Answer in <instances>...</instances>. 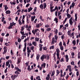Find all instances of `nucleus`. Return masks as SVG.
Here are the masks:
<instances>
[{
  "mask_svg": "<svg viewBox=\"0 0 80 80\" xmlns=\"http://www.w3.org/2000/svg\"><path fill=\"white\" fill-rule=\"evenodd\" d=\"M75 19H74L73 17H72L70 18V19L69 20V23L70 25H72V24L73 22L75 23L74 25H75L77 24V18L78 17L77 16V14H75Z\"/></svg>",
  "mask_w": 80,
  "mask_h": 80,
  "instance_id": "obj_1",
  "label": "nucleus"
},
{
  "mask_svg": "<svg viewBox=\"0 0 80 80\" xmlns=\"http://www.w3.org/2000/svg\"><path fill=\"white\" fill-rule=\"evenodd\" d=\"M58 45L59 47H60V49L62 51L63 50V49H64V47H63V46L62 44V42L60 41L59 43L58 44Z\"/></svg>",
  "mask_w": 80,
  "mask_h": 80,
  "instance_id": "obj_2",
  "label": "nucleus"
},
{
  "mask_svg": "<svg viewBox=\"0 0 80 80\" xmlns=\"http://www.w3.org/2000/svg\"><path fill=\"white\" fill-rule=\"evenodd\" d=\"M57 40L55 39V38H53L52 40L51 45H52L53 44H55V43H57Z\"/></svg>",
  "mask_w": 80,
  "mask_h": 80,
  "instance_id": "obj_3",
  "label": "nucleus"
},
{
  "mask_svg": "<svg viewBox=\"0 0 80 80\" xmlns=\"http://www.w3.org/2000/svg\"><path fill=\"white\" fill-rule=\"evenodd\" d=\"M57 57H60V50L58 48L56 49Z\"/></svg>",
  "mask_w": 80,
  "mask_h": 80,
  "instance_id": "obj_4",
  "label": "nucleus"
},
{
  "mask_svg": "<svg viewBox=\"0 0 80 80\" xmlns=\"http://www.w3.org/2000/svg\"><path fill=\"white\" fill-rule=\"evenodd\" d=\"M38 31V29H36L33 30L32 31V32L33 34V35H35V34L36 33V32H37Z\"/></svg>",
  "mask_w": 80,
  "mask_h": 80,
  "instance_id": "obj_5",
  "label": "nucleus"
},
{
  "mask_svg": "<svg viewBox=\"0 0 80 80\" xmlns=\"http://www.w3.org/2000/svg\"><path fill=\"white\" fill-rule=\"evenodd\" d=\"M67 68L68 69L69 72H72V66L69 65L67 66Z\"/></svg>",
  "mask_w": 80,
  "mask_h": 80,
  "instance_id": "obj_6",
  "label": "nucleus"
},
{
  "mask_svg": "<svg viewBox=\"0 0 80 80\" xmlns=\"http://www.w3.org/2000/svg\"><path fill=\"white\" fill-rule=\"evenodd\" d=\"M75 3L74 2H72V5L70 6V9H72V8H74V7L75 6Z\"/></svg>",
  "mask_w": 80,
  "mask_h": 80,
  "instance_id": "obj_7",
  "label": "nucleus"
},
{
  "mask_svg": "<svg viewBox=\"0 0 80 80\" xmlns=\"http://www.w3.org/2000/svg\"><path fill=\"white\" fill-rule=\"evenodd\" d=\"M24 47L23 49V52H25L26 50V48H27L26 47H27V42H24Z\"/></svg>",
  "mask_w": 80,
  "mask_h": 80,
  "instance_id": "obj_8",
  "label": "nucleus"
},
{
  "mask_svg": "<svg viewBox=\"0 0 80 80\" xmlns=\"http://www.w3.org/2000/svg\"><path fill=\"white\" fill-rule=\"evenodd\" d=\"M40 26H42V24L41 23L38 24L36 25V27L37 28H40Z\"/></svg>",
  "mask_w": 80,
  "mask_h": 80,
  "instance_id": "obj_9",
  "label": "nucleus"
},
{
  "mask_svg": "<svg viewBox=\"0 0 80 80\" xmlns=\"http://www.w3.org/2000/svg\"><path fill=\"white\" fill-rule=\"evenodd\" d=\"M54 21L56 23H58V19L57 18H55L54 19Z\"/></svg>",
  "mask_w": 80,
  "mask_h": 80,
  "instance_id": "obj_10",
  "label": "nucleus"
},
{
  "mask_svg": "<svg viewBox=\"0 0 80 80\" xmlns=\"http://www.w3.org/2000/svg\"><path fill=\"white\" fill-rule=\"evenodd\" d=\"M66 57V62H68V60H69V58H68V56L67 55H66L65 56Z\"/></svg>",
  "mask_w": 80,
  "mask_h": 80,
  "instance_id": "obj_11",
  "label": "nucleus"
},
{
  "mask_svg": "<svg viewBox=\"0 0 80 80\" xmlns=\"http://www.w3.org/2000/svg\"><path fill=\"white\" fill-rule=\"evenodd\" d=\"M44 58L45 59V55H42V57L41 58V59L42 60V61H43V59Z\"/></svg>",
  "mask_w": 80,
  "mask_h": 80,
  "instance_id": "obj_12",
  "label": "nucleus"
},
{
  "mask_svg": "<svg viewBox=\"0 0 80 80\" xmlns=\"http://www.w3.org/2000/svg\"><path fill=\"white\" fill-rule=\"evenodd\" d=\"M27 50L28 53H30L32 52V51L30 49V48L29 47H27Z\"/></svg>",
  "mask_w": 80,
  "mask_h": 80,
  "instance_id": "obj_13",
  "label": "nucleus"
},
{
  "mask_svg": "<svg viewBox=\"0 0 80 80\" xmlns=\"http://www.w3.org/2000/svg\"><path fill=\"white\" fill-rule=\"evenodd\" d=\"M57 59H58V60L57 61V64H58L60 63V57H57Z\"/></svg>",
  "mask_w": 80,
  "mask_h": 80,
  "instance_id": "obj_14",
  "label": "nucleus"
},
{
  "mask_svg": "<svg viewBox=\"0 0 80 80\" xmlns=\"http://www.w3.org/2000/svg\"><path fill=\"white\" fill-rule=\"evenodd\" d=\"M45 59H47V60H49L50 59V57L48 55H45Z\"/></svg>",
  "mask_w": 80,
  "mask_h": 80,
  "instance_id": "obj_15",
  "label": "nucleus"
},
{
  "mask_svg": "<svg viewBox=\"0 0 80 80\" xmlns=\"http://www.w3.org/2000/svg\"><path fill=\"white\" fill-rule=\"evenodd\" d=\"M17 75H14L13 76H11V78H12V80H15V78H16Z\"/></svg>",
  "mask_w": 80,
  "mask_h": 80,
  "instance_id": "obj_16",
  "label": "nucleus"
},
{
  "mask_svg": "<svg viewBox=\"0 0 80 80\" xmlns=\"http://www.w3.org/2000/svg\"><path fill=\"white\" fill-rule=\"evenodd\" d=\"M56 72L57 74H56V77H57V76H58V75L59 74V73H60V71H59L58 70H57Z\"/></svg>",
  "mask_w": 80,
  "mask_h": 80,
  "instance_id": "obj_17",
  "label": "nucleus"
},
{
  "mask_svg": "<svg viewBox=\"0 0 80 80\" xmlns=\"http://www.w3.org/2000/svg\"><path fill=\"white\" fill-rule=\"evenodd\" d=\"M21 62V59L20 58H18V60L17 64H19Z\"/></svg>",
  "mask_w": 80,
  "mask_h": 80,
  "instance_id": "obj_18",
  "label": "nucleus"
},
{
  "mask_svg": "<svg viewBox=\"0 0 80 80\" xmlns=\"http://www.w3.org/2000/svg\"><path fill=\"white\" fill-rule=\"evenodd\" d=\"M46 79L47 80H50V75L48 74L47 77L46 78Z\"/></svg>",
  "mask_w": 80,
  "mask_h": 80,
  "instance_id": "obj_19",
  "label": "nucleus"
},
{
  "mask_svg": "<svg viewBox=\"0 0 80 80\" xmlns=\"http://www.w3.org/2000/svg\"><path fill=\"white\" fill-rule=\"evenodd\" d=\"M68 34L69 36H71V30H68Z\"/></svg>",
  "mask_w": 80,
  "mask_h": 80,
  "instance_id": "obj_20",
  "label": "nucleus"
},
{
  "mask_svg": "<svg viewBox=\"0 0 80 80\" xmlns=\"http://www.w3.org/2000/svg\"><path fill=\"white\" fill-rule=\"evenodd\" d=\"M13 23H14V22H12V23L11 22L10 23V26H11V27H13V25H15L16 24V23H14V24H13Z\"/></svg>",
  "mask_w": 80,
  "mask_h": 80,
  "instance_id": "obj_21",
  "label": "nucleus"
},
{
  "mask_svg": "<svg viewBox=\"0 0 80 80\" xmlns=\"http://www.w3.org/2000/svg\"><path fill=\"white\" fill-rule=\"evenodd\" d=\"M40 55L38 54L37 55L36 58L38 61V60H39V58H40Z\"/></svg>",
  "mask_w": 80,
  "mask_h": 80,
  "instance_id": "obj_22",
  "label": "nucleus"
},
{
  "mask_svg": "<svg viewBox=\"0 0 80 80\" xmlns=\"http://www.w3.org/2000/svg\"><path fill=\"white\" fill-rule=\"evenodd\" d=\"M67 18L68 19L70 18L71 17V15L68 13L67 14Z\"/></svg>",
  "mask_w": 80,
  "mask_h": 80,
  "instance_id": "obj_23",
  "label": "nucleus"
},
{
  "mask_svg": "<svg viewBox=\"0 0 80 80\" xmlns=\"http://www.w3.org/2000/svg\"><path fill=\"white\" fill-rule=\"evenodd\" d=\"M20 20H21V19L19 18V20H18V22H19V25H22V23Z\"/></svg>",
  "mask_w": 80,
  "mask_h": 80,
  "instance_id": "obj_24",
  "label": "nucleus"
},
{
  "mask_svg": "<svg viewBox=\"0 0 80 80\" xmlns=\"http://www.w3.org/2000/svg\"><path fill=\"white\" fill-rule=\"evenodd\" d=\"M35 16H34L33 17H31V21L32 22H33V21L35 19Z\"/></svg>",
  "mask_w": 80,
  "mask_h": 80,
  "instance_id": "obj_25",
  "label": "nucleus"
},
{
  "mask_svg": "<svg viewBox=\"0 0 80 80\" xmlns=\"http://www.w3.org/2000/svg\"><path fill=\"white\" fill-rule=\"evenodd\" d=\"M30 67V66H28V68H27V69H28V71L30 72V71H31V70H32V68H31Z\"/></svg>",
  "mask_w": 80,
  "mask_h": 80,
  "instance_id": "obj_26",
  "label": "nucleus"
},
{
  "mask_svg": "<svg viewBox=\"0 0 80 80\" xmlns=\"http://www.w3.org/2000/svg\"><path fill=\"white\" fill-rule=\"evenodd\" d=\"M15 69L18 71V72H21V69H19V68L17 67H15Z\"/></svg>",
  "mask_w": 80,
  "mask_h": 80,
  "instance_id": "obj_27",
  "label": "nucleus"
},
{
  "mask_svg": "<svg viewBox=\"0 0 80 80\" xmlns=\"http://www.w3.org/2000/svg\"><path fill=\"white\" fill-rule=\"evenodd\" d=\"M72 43H73V45H76V41L75 40H74L72 41Z\"/></svg>",
  "mask_w": 80,
  "mask_h": 80,
  "instance_id": "obj_28",
  "label": "nucleus"
},
{
  "mask_svg": "<svg viewBox=\"0 0 80 80\" xmlns=\"http://www.w3.org/2000/svg\"><path fill=\"white\" fill-rule=\"evenodd\" d=\"M55 71H52V73L51 75V77H53V76L54 75H55Z\"/></svg>",
  "mask_w": 80,
  "mask_h": 80,
  "instance_id": "obj_29",
  "label": "nucleus"
},
{
  "mask_svg": "<svg viewBox=\"0 0 80 80\" xmlns=\"http://www.w3.org/2000/svg\"><path fill=\"white\" fill-rule=\"evenodd\" d=\"M32 9H33V8L32 7H30L28 9V12H30V11L32 10Z\"/></svg>",
  "mask_w": 80,
  "mask_h": 80,
  "instance_id": "obj_30",
  "label": "nucleus"
},
{
  "mask_svg": "<svg viewBox=\"0 0 80 80\" xmlns=\"http://www.w3.org/2000/svg\"><path fill=\"white\" fill-rule=\"evenodd\" d=\"M54 45L51 46V47H50V48H49L50 50H51V49L53 50V49H54Z\"/></svg>",
  "mask_w": 80,
  "mask_h": 80,
  "instance_id": "obj_31",
  "label": "nucleus"
},
{
  "mask_svg": "<svg viewBox=\"0 0 80 80\" xmlns=\"http://www.w3.org/2000/svg\"><path fill=\"white\" fill-rule=\"evenodd\" d=\"M58 36L56 34L54 36V39L56 40H57L58 39Z\"/></svg>",
  "mask_w": 80,
  "mask_h": 80,
  "instance_id": "obj_32",
  "label": "nucleus"
},
{
  "mask_svg": "<svg viewBox=\"0 0 80 80\" xmlns=\"http://www.w3.org/2000/svg\"><path fill=\"white\" fill-rule=\"evenodd\" d=\"M8 8L7 7V5H5L4 6V9H5V11H7V10Z\"/></svg>",
  "mask_w": 80,
  "mask_h": 80,
  "instance_id": "obj_33",
  "label": "nucleus"
},
{
  "mask_svg": "<svg viewBox=\"0 0 80 80\" xmlns=\"http://www.w3.org/2000/svg\"><path fill=\"white\" fill-rule=\"evenodd\" d=\"M51 30V28H48L46 29V31L47 32H50Z\"/></svg>",
  "mask_w": 80,
  "mask_h": 80,
  "instance_id": "obj_34",
  "label": "nucleus"
},
{
  "mask_svg": "<svg viewBox=\"0 0 80 80\" xmlns=\"http://www.w3.org/2000/svg\"><path fill=\"white\" fill-rule=\"evenodd\" d=\"M32 44L34 45V46L37 45V42H32Z\"/></svg>",
  "mask_w": 80,
  "mask_h": 80,
  "instance_id": "obj_35",
  "label": "nucleus"
},
{
  "mask_svg": "<svg viewBox=\"0 0 80 80\" xmlns=\"http://www.w3.org/2000/svg\"><path fill=\"white\" fill-rule=\"evenodd\" d=\"M46 65V63H44L43 64H42L41 65V67H44V68H45V66Z\"/></svg>",
  "mask_w": 80,
  "mask_h": 80,
  "instance_id": "obj_36",
  "label": "nucleus"
},
{
  "mask_svg": "<svg viewBox=\"0 0 80 80\" xmlns=\"http://www.w3.org/2000/svg\"><path fill=\"white\" fill-rule=\"evenodd\" d=\"M6 14H10V11L8 10L6 12Z\"/></svg>",
  "mask_w": 80,
  "mask_h": 80,
  "instance_id": "obj_37",
  "label": "nucleus"
},
{
  "mask_svg": "<svg viewBox=\"0 0 80 80\" xmlns=\"http://www.w3.org/2000/svg\"><path fill=\"white\" fill-rule=\"evenodd\" d=\"M40 39V38H35V41L36 42H38L39 41V40Z\"/></svg>",
  "mask_w": 80,
  "mask_h": 80,
  "instance_id": "obj_38",
  "label": "nucleus"
},
{
  "mask_svg": "<svg viewBox=\"0 0 80 80\" xmlns=\"http://www.w3.org/2000/svg\"><path fill=\"white\" fill-rule=\"evenodd\" d=\"M78 59H80V52H78Z\"/></svg>",
  "mask_w": 80,
  "mask_h": 80,
  "instance_id": "obj_39",
  "label": "nucleus"
},
{
  "mask_svg": "<svg viewBox=\"0 0 80 80\" xmlns=\"http://www.w3.org/2000/svg\"><path fill=\"white\" fill-rule=\"evenodd\" d=\"M53 35V33H51L48 36V37L49 38H50V37H52V35Z\"/></svg>",
  "mask_w": 80,
  "mask_h": 80,
  "instance_id": "obj_40",
  "label": "nucleus"
},
{
  "mask_svg": "<svg viewBox=\"0 0 80 80\" xmlns=\"http://www.w3.org/2000/svg\"><path fill=\"white\" fill-rule=\"evenodd\" d=\"M63 45H64V47H66L67 45L66 44V43L65 42H63Z\"/></svg>",
  "mask_w": 80,
  "mask_h": 80,
  "instance_id": "obj_41",
  "label": "nucleus"
},
{
  "mask_svg": "<svg viewBox=\"0 0 80 80\" xmlns=\"http://www.w3.org/2000/svg\"><path fill=\"white\" fill-rule=\"evenodd\" d=\"M34 46H32L30 47V50H33V49H34Z\"/></svg>",
  "mask_w": 80,
  "mask_h": 80,
  "instance_id": "obj_42",
  "label": "nucleus"
},
{
  "mask_svg": "<svg viewBox=\"0 0 80 80\" xmlns=\"http://www.w3.org/2000/svg\"><path fill=\"white\" fill-rule=\"evenodd\" d=\"M17 70L15 71V74H16L17 75H18V74H20V72H19Z\"/></svg>",
  "mask_w": 80,
  "mask_h": 80,
  "instance_id": "obj_43",
  "label": "nucleus"
},
{
  "mask_svg": "<svg viewBox=\"0 0 80 80\" xmlns=\"http://www.w3.org/2000/svg\"><path fill=\"white\" fill-rule=\"evenodd\" d=\"M44 9H45V8L47 7V4H46V3H44Z\"/></svg>",
  "mask_w": 80,
  "mask_h": 80,
  "instance_id": "obj_44",
  "label": "nucleus"
},
{
  "mask_svg": "<svg viewBox=\"0 0 80 80\" xmlns=\"http://www.w3.org/2000/svg\"><path fill=\"white\" fill-rule=\"evenodd\" d=\"M40 7L41 8H42V9H43V5L42 4H41L40 5Z\"/></svg>",
  "mask_w": 80,
  "mask_h": 80,
  "instance_id": "obj_45",
  "label": "nucleus"
},
{
  "mask_svg": "<svg viewBox=\"0 0 80 80\" xmlns=\"http://www.w3.org/2000/svg\"><path fill=\"white\" fill-rule=\"evenodd\" d=\"M45 27L46 28H48V27H50V25L48 24H46L45 25Z\"/></svg>",
  "mask_w": 80,
  "mask_h": 80,
  "instance_id": "obj_46",
  "label": "nucleus"
},
{
  "mask_svg": "<svg viewBox=\"0 0 80 80\" xmlns=\"http://www.w3.org/2000/svg\"><path fill=\"white\" fill-rule=\"evenodd\" d=\"M20 33H21L22 35H23L24 36L25 35V34H24V31H20Z\"/></svg>",
  "mask_w": 80,
  "mask_h": 80,
  "instance_id": "obj_47",
  "label": "nucleus"
},
{
  "mask_svg": "<svg viewBox=\"0 0 80 80\" xmlns=\"http://www.w3.org/2000/svg\"><path fill=\"white\" fill-rule=\"evenodd\" d=\"M80 33H78V35H77L76 37V38H80Z\"/></svg>",
  "mask_w": 80,
  "mask_h": 80,
  "instance_id": "obj_48",
  "label": "nucleus"
},
{
  "mask_svg": "<svg viewBox=\"0 0 80 80\" xmlns=\"http://www.w3.org/2000/svg\"><path fill=\"white\" fill-rule=\"evenodd\" d=\"M7 52V50H4V52L2 53L3 54H5Z\"/></svg>",
  "mask_w": 80,
  "mask_h": 80,
  "instance_id": "obj_49",
  "label": "nucleus"
},
{
  "mask_svg": "<svg viewBox=\"0 0 80 80\" xmlns=\"http://www.w3.org/2000/svg\"><path fill=\"white\" fill-rule=\"evenodd\" d=\"M61 38L62 40H63V39H64V34L62 35L61 36Z\"/></svg>",
  "mask_w": 80,
  "mask_h": 80,
  "instance_id": "obj_50",
  "label": "nucleus"
},
{
  "mask_svg": "<svg viewBox=\"0 0 80 80\" xmlns=\"http://www.w3.org/2000/svg\"><path fill=\"white\" fill-rule=\"evenodd\" d=\"M63 59V58H61L60 60V62H64V60Z\"/></svg>",
  "mask_w": 80,
  "mask_h": 80,
  "instance_id": "obj_51",
  "label": "nucleus"
},
{
  "mask_svg": "<svg viewBox=\"0 0 80 80\" xmlns=\"http://www.w3.org/2000/svg\"><path fill=\"white\" fill-rule=\"evenodd\" d=\"M74 35V32H72L71 34V36H70L71 37H73Z\"/></svg>",
  "mask_w": 80,
  "mask_h": 80,
  "instance_id": "obj_52",
  "label": "nucleus"
},
{
  "mask_svg": "<svg viewBox=\"0 0 80 80\" xmlns=\"http://www.w3.org/2000/svg\"><path fill=\"white\" fill-rule=\"evenodd\" d=\"M28 45L29 46V47H30V46H32V43L30 42H29L28 43Z\"/></svg>",
  "mask_w": 80,
  "mask_h": 80,
  "instance_id": "obj_53",
  "label": "nucleus"
},
{
  "mask_svg": "<svg viewBox=\"0 0 80 80\" xmlns=\"http://www.w3.org/2000/svg\"><path fill=\"white\" fill-rule=\"evenodd\" d=\"M79 72H78V71L76 72V76H77V77H78V76L79 75Z\"/></svg>",
  "mask_w": 80,
  "mask_h": 80,
  "instance_id": "obj_54",
  "label": "nucleus"
},
{
  "mask_svg": "<svg viewBox=\"0 0 80 80\" xmlns=\"http://www.w3.org/2000/svg\"><path fill=\"white\" fill-rule=\"evenodd\" d=\"M21 22L22 23V24H24L25 23V21H24V20L22 19L21 20Z\"/></svg>",
  "mask_w": 80,
  "mask_h": 80,
  "instance_id": "obj_55",
  "label": "nucleus"
},
{
  "mask_svg": "<svg viewBox=\"0 0 80 80\" xmlns=\"http://www.w3.org/2000/svg\"><path fill=\"white\" fill-rule=\"evenodd\" d=\"M3 50H7V47H4L3 48Z\"/></svg>",
  "mask_w": 80,
  "mask_h": 80,
  "instance_id": "obj_56",
  "label": "nucleus"
},
{
  "mask_svg": "<svg viewBox=\"0 0 80 80\" xmlns=\"http://www.w3.org/2000/svg\"><path fill=\"white\" fill-rule=\"evenodd\" d=\"M72 48H73V50H76V49H77V47H73Z\"/></svg>",
  "mask_w": 80,
  "mask_h": 80,
  "instance_id": "obj_57",
  "label": "nucleus"
},
{
  "mask_svg": "<svg viewBox=\"0 0 80 80\" xmlns=\"http://www.w3.org/2000/svg\"><path fill=\"white\" fill-rule=\"evenodd\" d=\"M62 32H58V35H62Z\"/></svg>",
  "mask_w": 80,
  "mask_h": 80,
  "instance_id": "obj_58",
  "label": "nucleus"
},
{
  "mask_svg": "<svg viewBox=\"0 0 80 80\" xmlns=\"http://www.w3.org/2000/svg\"><path fill=\"white\" fill-rule=\"evenodd\" d=\"M55 9H51L50 10L51 12H55Z\"/></svg>",
  "mask_w": 80,
  "mask_h": 80,
  "instance_id": "obj_59",
  "label": "nucleus"
},
{
  "mask_svg": "<svg viewBox=\"0 0 80 80\" xmlns=\"http://www.w3.org/2000/svg\"><path fill=\"white\" fill-rule=\"evenodd\" d=\"M10 62H7L6 63V66L7 67V66H8V65H9V63Z\"/></svg>",
  "mask_w": 80,
  "mask_h": 80,
  "instance_id": "obj_60",
  "label": "nucleus"
},
{
  "mask_svg": "<svg viewBox=\"0 0 80 80\" xmlns=\"http://www.w3.org/2000/svg\"><path fill=\"white\" fill-rule=\"evenodd\" d=\"M71 64L72 65H73L74 64H75V63L73 61H72V62H71Z\"/></svg>",
  "mask_w": 80,
  "mask_h": 80,
  "instance_id": "obj_61",
  "label": "nucleus"
},
{
  "mask_svg": "<svg viewBox=\"0 0 80 80\" xmlns=\"http://www.w3.org/2000/svg\"><path fill=\"white\" fill-rule=\"evenodd\" d=\"M28 63H29V62H28L25 63V64L26 65V67H27V66H29Z\"/></svg>",
  "mask_w": 80,
  "mask_h": 80,
  "instance_id": "obj_62",
  "label": "nucleus"
},
{
  "mask_svg": "<svg viewBox=\"0 0 80 80\" xmlns=\"http://www.w3.org/2000/svg\"><path fill=\"white\" fill-rule=\"evenodd\" d=\"M0 41L1 42V43H2V42H3V38H0Z\"/></svg>",
  "mask_w": 80,
  "mask_h": 80,
  "instance_id": "obj_63",
  "label": "nucleus"
},
{
  "mask_svg": "<svg viewBox=\"0 0 80 80\" xmlns=\"http://www.w3.org/2000/svg\"><path fill=\"white\" fill-rule=\"evenodd\" d=\"M53 6V2H52L51 3L50 5V7H52Z\"/></svg>",
  "mask_w": 80,
  "mask_h": 80,
  "instance_id": "obj_64",
  "label": "nucleus"
}]
</instances>
